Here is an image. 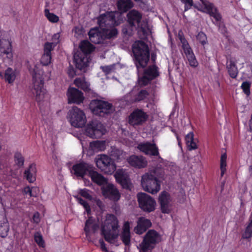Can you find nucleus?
<instances>
[{
  "label": "nucleus",
  "instance_id": "f257e3e1",
  "mask_svg": "<svg viewBox=\"0 0 252 252\" xmlns=\"http://www.w3.org/2000/svg\"><path fill=\"white\" fill-rule=\"evenodd\" d=\"M164 176L163 170L156 168L142 176L141 185L144 190L153 194L157 193L160 189L161 181Z\"/></svg>",
  "mask_w": 252,
  "mask_h": 252
},
{
  "label": "nucleus",
  "instance_id": "f03ea898",
  "mask_svg": "<svg viewBox=\"0 0 252 252\" xmlns=\"http://www.w3.org/2000/svg\"><path fill=\"white\" fill-rule=\"evenodd\" d=\"M132 49L137 70L145 68L150 59L149 49L147 44L142 41H136L133 44Z\"/></svg>",
  "mask_w": 252,
  "mask_h": 252
},
{
  "label": "nucleus",
  "instance_id": "7ed1b4c3",
  "mask_svg": "<svg viewBox=\"0 0 252 252\" xmlns=\"http://www.w3.org/2000/svg\"><path fill=\"white\" fill-rule=\"evenodd\" d=\"M117 28L107 29L95 27L90 29L88 32L90 40L95 44H104L106 40L114 39L117 37Z\"/></svg>",
  "mask_w": 252,
  "mask_h": 252
},
{
  "label": "nucleus",
  "instance_id": "20e7f679",
  "mask_svg": "<svg viewBox=\"0 0 252 252\" xmlns=\"http://www.w3.org/2000/svg\"><path fill=\"white\" fill-rule=\"evenodd\" d=\"M118 228L117 218L113 214L107 215L101 227V234L105 241L109 243L114 241L118 237Z\"/></svg>",
  "mask_w": 252,
  "mask_h": 252
},
{
  "label": "nucleus",
  "instance_id": "39448f33",
  "mask_svg": "<svg viewBox=\"0 0 252 252\" xmlns=\"http://www.w3.org/2000/svg\"><path fill=\"white\" fill-rule=\"evenodd\" d=\"M97 24L100 28L112 29L120 25L123 21L122 14L118 11H106L97 18Z\"/></svg>",
  "mask_w": 252,
  "mask_h": 252
},
{
  "label": "nucleus",
  "instance_id": "423d86ee",
  "mask_svg": "<svg viewBox=\"0 0 252 252\" xmlns=\"http://www.w3.org/2000/svg\"><path fill=\"white\" fill-rule=\"evenodd\" d=\"M44 80L42 76L34 70L32 74L33 86L31 92L35 97V100L39 102L43 100L46 94V90L44 87Z\"/></svg>",
  "mask_w": 252,
  "mask_h": 252
},
{
  "label": "nucleus",
  "instance_id": "0eeeda50",
  "mask_svg": "<svg viewBox=\"0 0 252 252\" xmlns=\"http://www.w3.org/2000/svg\"><path fill=\"white\" fill-rule=\"evenodd\" d=\"M67 118L71 125L75 127H82L86 123L84 112L76 106L72 107L67 113Z\"/></svg>",
  "mask_w": 252,
  "mask_h": 252
},
{
  "label": "nucleus",
  "instance_id": "6e6552de",
  "mask_svg": "<svg viewBox=\"0 0 252 252\" xmlns=\"http://www.w3.org/2000/svg\"><path fill=\"white\" fill-rule=\"evenodd\" d=\"M160 235L155 230H149L145 235L140 245L143 252H151L160 241Z\"/></svg>",
  "mask_w": 252,
  "mask_h": 252
},
{
  "label": "nucleus",
  "instance_id": "1a4fd4ad",
  "mask_svg": "<svg viewBox=\"0 0 252 252\" xmlns=\"http://www.w3.org/2000/svg\"><path fill=\"white\" fill-rule=\"evenodd\" d=\"M139 206L145 212L150 213L155 211L156 202L154 198L144 192L137 194Z\"/></svg>",
  "mask_w": 252,
  "mask_h": 252
},
{
  "label": "nucleus",
  "instance_id": "9d476101",
  "mask_svg": "<svg viewBox=\"0 0 252 252\" xmlns=\"http://www.w3.org/2000/svg\"><path fill=\"white\" fill-rule=\"evenodd\" d=\"M159 75L158 67L150 65L144 70L143 75L138 78V82L141 86H146Z\"/></svg>",
  "mask_w": 252,
  "mask_h": 252
},
{
  "label": "nucleus",
  "instance_id": "9b49d317",
  "mask_svg": "<svg viewBox=\"0 0 252 252\" xmlns=\"http://www.w3.org/2000/svg\"><path fill=\"white\" fill-rule=\"evenodd\" d=\"M85 132L91 138H100L106 132L105 127L97 121H92L87 125Z\"/></svg>",
  "mask_w": 252,
  "mask_h": 252
},
{
  "label": "nucleus",
  "instance_id": "f8f14e48",
  "mask_svg": "<svg viewBox=\"0 0 252 252\" xmlns=\"http://www.w3.org/2000/svg\"><path fill=\"white\" fill-rule=\"evenodd\" d=\"M0 56L7 63L12 61V42L7 36L0 38Z\"/></svg>",
  "mask_w": 252,
  "mask_h": 252
},
{
  "label": "nucleus",
  "instance_id": "ddd939ff",
  "mask_svg": "<svg viewBox=\"0 0 252 252\" xmlns=\"http://www.w3.org/2000/svg\"><path fill=\"white\" fill-rule=\"evenodd\" d=\"M97 167L107 174H111L116 169V164L113 160L105 155H102L96 161Z\"/></svg>",
  "mask_w": 252,
  "mask_h": 252
},
{
  "label": "nucleus",
  "instance_id": "4468645a",
  "mask_svg": "<svg viewBox=\"0 0 252 252\" xmlns=\"http://www.w3.org/2000/svg\"><path fill=\"white\" fill-rule=\"evenodd\" d=\"M149 118V115L143 109H135L128 116V122L130 125L135 126L143 125Z\"/></svg>",
  "mask_w": 252,
  "mask_h": 252
},
{
  "label": "nucleus",
  "instance_id": "2eb2a0df",
  "mask_svg": "<svg viewBox=\"0 0 252 252\" xmlns=\"http://www.w3.org/2000/svg\"><path fill=\"white\" fill-rule=\"evenodd\" d=\"M172 197L168 192L163 190L159 194L158 202L160 205L161 212L163 214H169L171 212Z\"/></svg>",
  "mask_w": 252,
  "mask_h": 252
},
{
  "label": "nucleus",
  "instance_id": "dca6fc26",
  "mask_svg": "<svg viewBox=\"0 0 252 252\" xmlns=\"http://www.w3.org/2000/svg\"><path fill=\"white\" fill-rule=\"evenodd\" d=\"M93 166L92 164L82 161L74 164L71 172L76 177L83 178L87 174L89 175Z\"/></svg>",
  "mask_w": 252,
  "mask_h": 252
},
{
  "label": "nucleus",
  "instance_id": "f3484780",
  "mask_svg": "<svg viewBox=\"0 0 252 252\" xmlns=\"http://www.w3.org/2000/svg\"><path fill=\"white\" fill-rule=\"evenodd\" d=\"M114 177L116 182L119 184L121 187L127 190H130L131 187V183L128 174L123 169L117 170Z\"/></svg>",
  "mask_w": 252,
  "mask_h": 252
},
{
  "label": "nucleus",
  "instance_id": "a211bd4d",
  "mask_svg": "<svg viewBox=\"0 0 252 252\" xmlns=\"http://www.w3.org/2000/svg\"><path fill=\"white\" fill-rule=\"evenodd\" d=\"M101 190L103 195L110 200L118 201L121 197L118 189L112 184H108L105 187H102Z\"/></svg>",
  "mask_w": 252,
  "mask_h": 252
},
{
  "label": "nucleus",
  "instance_id": "6ab92c4d",
  "mask_svg": "<svg viewBox=\"0 0 252 252\" xmlns=\"http://www.w3.org/2000/svg\"><path fill=\"white\" fill-rule=\"evenodd\" d=\"M202 4L204 6L203 9L197 8L195 5L194 7L197 8L200 11L208 14L210 16L213 17L217 21H219L221 20V15L219 13L217 8L215 6L213 3L207 0L204 2Z\"/></svg>",
  "mask_w": 252,
  "mask_h": 252
},
{
  "label": "nucleus",
  "instance_id": "aec40b11",
  "mask_svg": "<svg viewBox=\"0 0 252 252\" xmlns=\"http://www.w3.org/2000/svg\"><path fill=\"white\" fill-rule=\"evenodd\" d=\"M137 149L147 155H159L158 147L155 143H151L150 142H141L138 144Z\"/></svg>",
  "mask_w": 252,
  "mask_h": 252
},
{
  "label": "nucleus",
  "instance_id": "412c9836",
  "mask_svg": "<svg viewBox=\"0 0 252 252\" xmlns=\"http://www.w3.org/2000/svg\"><path fill=\"white\" fill-rule=\"evenodd\" d=\"M68 103H76L79 104L82 103L84 99L83 93L78 89L69 87L67 92Z\"/></svg>",
  "mask_w": 252,
  "mask_h": 252
},
{
  "label": "nucleus",
  "instance_id": "4be33fe9",
  "mask_svg": "<svg viewBox=\"0 0 252 252\" xmlns=\"http://www.w3.org/2000/svg\"><path fill=\"white\" fill-rule=\"evenodd\" d=\"M127 161L129 165L135 168L141 169L146 167L147 161L145 158L142 156H130Z\"/></svg>",
  "mask_w": 252,
  "mask_h": 252
},
{
  "label": "nucleus",
  "instance_id": "5701e85b",
  "mask_svg": "<svg viewBox=\"0 0 252 252\" xmlns=\"http://www.w3.org/2000/svg\"><path fill=\"white\" fill-rule=\"evenodd\" d=\"M73 59L76 68L80 70L83 69L88 65V59L87 55L85 54L80 52L76 53Z\"/></svg>",
  "mask_w": 252,
  "mask_h": 252
},
{
  "label": "nucleus",
  "instance_id": "b1692460",
  "mask_svg": "<svg viewBox=\"0 0 252 252\" xmlns=\"http://www.w3.org/2000/svg\"><path fill=\"white\" fill-rule=\"evenodd\" d=\"M151 225L152 222L150 220L140 217L138 220L137 226L134 227V231L137 234H142Z\"/></svg>",
  "mask_w": 252,
  "mask_h": 252
},
{
  "label": "nucleus",
  "instance_id": "393cba45",
  "mask_svg": "<svg viewBox=\"0 0 252 252\" xmlns=\"http://www.w3.org/2000/svg\"><path fill=\"white\" fill-rule=\"evenodd\" d=\"M127 22L131 27H135L136 24L139 25L142 19V14L137 10L133 9L127 14Z\"/></svg>",
  "mask_w": 252,
  "mask_h": 252
},
{
  "label": "nucleus",
  "instance_id": "a878e982",
  "mask_svg": "<svg viewBox=\"0 0 252 252\" xmlns=\"http://www.w3.org/2000/svg\"><path fill=\"white\" fill-rule=\"evenodd\" d=\"M37 169L35 163L30 164L24 171L23 176L29 183H32L36 180Z\"/></svg>",
  "mask_w": 252,
  "mask_h": 252
},
{
  "label": "nucleus",
  "instance_id": "bb28decb",
  "mask_svg": "<svg viewBox=\"0 0 252 252\" xmlns=\"http://www.w3.org/2000/svg\"><path fill=\"white\" fill-rule=\"evenodd\" d=\"M130 223L125 221L122 227V231L120 235L121 239L126 246H129L130 243L131 234L130 231Z\"/></svg>",
  "mask_w": 252,
  "mask_h": 252
},
{
  "label": "nucleus",
  "instance_id": "cd10ccee",
  "mask_svg": "<svg viewBox=\"0 0 252 252\" xmlns=\"http://www.w3.org/2000/svg\"><path fill=\"white\" fill-rule=\"evenodd\" d=\"M94 169L95 168L93 166L89 175L92 181L99 186L107 184L108 182L107 179L101 174L95 171Z\"/></svg>",
  "mask_w": 252,
  "mask_h": 252
},
{
  "label": "nucleus",
  "instance_id": "c85d7f7f",
  "mask_svg": "<svg viewBox=\"0 0 252 252\" xmlns=\"http://www.w3.org/2000/svg\"><path fill=\"white\" fill-rule=\"evenodd\" d=\"M237 62L233 58L227 60L226 69L229 76L232 79H236L239 71L237 66Z\"/></svg>",
  "mask_w": 252,
  "mask_h": 252
},
{
  "label": "nucleus",
  "instance_id": "c756f323",
  "mask_svg": "<svg viewBox=\"0 0 252 252\" xmlns=\"http://www.w3.org/2000/svg\"><path fill=\"white\" fill-rule=\"evenodd\" d=\"M116 5L118 12L121 14L126 12L133 6L131 0H118Z\"/></svg>",
  "mask_w": 252,
  "mask_h": 252
},
{
  "label": "nucleus",
  "instance_id": "7c9ffc66",
  "mask_svg": "<svg viewBox=\"0 0 252 252\" xmlns=\"http://www.w3.org/2000/svg\"><path fill=\"white\" fill-rule=\"evenodd\" d=\"M101 104L102 106H101V112L99 113V116L104 117L114 112L115 109L112 103L101 100Z\"/></svg>",
  "mask_w": 252,
  "mask_h": 252
},
{
  "label": "nucleus",
  "instance_id": "2f4dec72",
  "mask_svg": "<svg viewBox=\"0 0 252 252\" xmlns=\"http://www.w3.org/2000/svg\"><path fill=\"white\" fill-rule=\"evenodd\" d=\"M9 230V223L6 218L3 215H0V237H6Z\"/></svg>",
  "mask_w": 252,
  "mask_h": 252
},
{
  "label": "nucleus",
  "instance_id": "473e14b6",
  "mask_svg": "<svg viewBox=\"0 0 252 252\" xmlns=\"http://www.w3.org/2000/svg\"><path fill=\"white\" fill-rule=\"evenodd\" d=\"M74 84L85 93H90L91 91L90 84L86 80L85 77L76 78L74 81Z\"/></svg>",
  "mask_w": 252,
  "mask_h": 252
},
{
  "label": "nucleus",
  "instance_id": "72a5a7b5",
  "mask_svg": "<svg viewBox=\"0 0 252 252\" xmlns=\"http://www.w3.org/2000/svg\"><path fill=\"white\" fill-rule=\"evenodd\" d=\"M79 48L81 52V53L85 54L88 55L93 52L95 48L93 45L90 43L88 40H83L81 42Z\"/></svg>",
  "mask_w": 252,
  "mask_h": 252
},
{
  "label": "nucleus",
  "instance_id": "f704fd0d",
  "mask_svg": "<svg viewBox=\"0 0 252 252\" xmlns=\"http://www.w3.org/2000/svg\"><path fill=\"white\" fill-rule=\"evenodd\" d=\"M149 93L146 90H141L135 94H132L131 101L132 102H138L146 99Z\"/></svg>",
  "mask_w": 252,
  "mask_h": 252
},
{
  "label": "nucleus",
  "instance_id": "c9c22d12",
  "mask_svg": "<svg viewBox=\"0 0 252 252\" xmlns=\"http://www.w3.org/2000/svg\"><path fill=\"white\" fill-rule=\"evenodd\" d=\"M94 222V220L91 217L89 218L86 221L84 231L87 237L90 235L91 231L94 232L98 227L97 225Z\"/></svg>",
  "mask_w": 252,
  "mask_h": 252
},
{
  "label": "nucleus",
  "instance_id": "e433bc0d",
  "mask_svg": "<svg viewBox=\"0 0 252 252\" xmlns=\"http://www.w3.org/2000/svg\"><path fill=\"white\" fill-rule=\"evenodd\" d=\"M101 101V100L97 99H93L91 101L89 107L94 115L99 116V113L101 112V106H102Z\"/></svg>",
  "mask_w": 252,
  "mask_h": 252
},
{
  "label": "nucleus",
  "instance_id": "4c0bfd02",
  "mask_svg": "<svg viewBox=\"0 0 252 252\" xmlns=\"http://www.w3.org/2000/svg\"><path fill=\"white\" fill-rule=\"evenodd\" d=\"M16 77L15 71L11 68L8 67L5 71L3 78H4L5 82L9 84H12L14 82Z\"/></svg>",
  "mask_w": 252,
  "mask_h": 252
},
{
  "label": "nucleus",
  "instance_id": "58836bf2",
  "mask_svg": "<svg viewBox=\"0 0 252 252\" xmlns=\"http://www.w3.org/2000/svg\"><path fill=\"white\" fill-rule=\"evenodd\" d=\"M149 28L147 23L141 24L138 25V34L141 38H147L148 35Z\"/></svg>",
  "mask_w": 252,
  "mask_h": 252
},
{
  "label": "nucleus",
  "instance_id": "ea45409f",
  "mask_svg": "<svg viewBox=\"0 0 252 252\" xmlns=\"http://www.w3.org/2000/svg\"><path fill=\"white\" fill-rule=\"evenodd\" d=\"M15 164L19 168L23 167L25 162V158L20 152H16L14 155Z\"/></svg>",
  "mask_w": 252,
  "mask_h": 252
},
{
  "label": "nucleus",
  "instance_id": "a19ab883",
  "mask_svg": "<svg viewBox=\"0 0 252 252\" xmlns=\"http://www.w3.org/2000/svg\"><path fill=\"white\" fill-rule=\"evenodd\" d=\"M90 146L93 150L99 151H104L106 148L105 142L104 141L92 142L90 143Z\"/></svg>",
  "mask_w": 252,
  "mask_h": 252
},
{
  "label": "nucleus",
  "instance_id": "79ce46f5",
  "mask_svg": "<svg viewBox=\"0 0 252 252\" xmlns=\"http://www.w3.org/2000/svg\"><path fill=\"white\" fill-rule=\"evenodd\" d=\"M226 159H227V155L225 153L222 154L221 155L220 160V176L221 177H223L225 172H226Z\"/></svg>",
  "mask_w": 252,
  "mask_h": 252
},
{
  "label": "nucleus",
  "instance_id": "37998d69",
  "mask_svg": "<svg viewBox=\"0 0 252 252\" xmlns=\"http://www.w3.org/2000/svg\"><path fill=\"white\" fill-rule=\"evenodd\" d=\"M44 14L49 22L53 23H56L59 21V17L53 13L50 12L48 9L44 10Z\"/></svg>",
  "mask_w": 252,
  "mask_h": 252
},
{
  "label": "nucleus",
  "instance_id": "c03bdc74",
  "mask_svg": "<svg viewBox=\"0 0 252 252\" xmlns=\"http://www.w3.org/2000/svg\"><path fill=\"white\" fill-rule=\"evenodd\" d=\"M252 237V219L250 220V222L246 227L244 232L242 234V238L244 239H251Z\"/></svg>",
  "mask_w": 252,
  "mask_h": 252
},
{
  "label": "nucleus",
  "instance_id": "a18cd8bd",
  "mask_svg": "<svg viewBox=\"0 0 252 252\" xmlns=\"http://www.w3.org/2000/svg\"><path fill=\"white\" fill-rule=\"evenodd\" d=\"M75 198L77 199L78 203L83 206L87 213L88 215L90 214L91 213V209L88 203L81 197L75 196Z\"/></svg>",
  "mask_w": 252,
  "mask_h": 252
},
{
  "label": "nucleus",
  "instance_id": "49530a36",
  "mask_svg": "<svg viewBox=\"0 0 252 252\" xmlns=\"http://www.w3.org/2000/svg\"><path fill=\"white\" fill-rule=\"evenodd\" d=\"M186 59L188 60L189 64L192 67H196L198 65V63L196 59L194 53L191 55L186 57Z\"/></svg>",
  "mask_w": 252,
  "mask_h": 252
},
{
  "label": "nucleus",
  "instance_id": "de8ad7c7",
  "mask_svg": "<svg viewBox=\"0 0 252 252\" xmlns=\"http://www.w3.org/2000/svg\"><path fill=\"white\" fill-rule=\"evenodd\" d=\"M186 59L188 60L189 64L192 67H196L198 65V63L196 59L194 53L191 55L186 57Z\"/></svg>",
  "mask_w": 252,
  "mask_h": 252
},
{
  "label": "nucleus",
  "instance_id": "09e8293b",
  "mask_svg": "<svg viewBox=\"0 0 252 252\" xmlns=\"http://www.w3.org/2000/svg\"><path fill=\"white\" fill-rule=\"evenodd\" d=\"M251 83L248 81L243 82L241 86V88L244 93L247 96H249L251 94L250 88Z\"/></svg>",
  "mask_w": 252,
  "mask_h": 252
},
{
  "label": "nucleus",
  "instance_id": "8fccbe9b",
  "mask_svg": "<svg viewBox=\"0 0 252 252\" xmlns=\"http://www.w3.org/2000/svg\"><path fill=\"white\" fill-rule=\"evenodd\" d=\"M51 59V55L44 53L40 60L41 63L45 66L48 65L50 63Z\"/></svg>",
  "mask_w": 252,
  "mask_h": 252
},
{
  "label": "nucleus",
  "instance_id": "3c124183",
  "mask_svg": "<svg viewBox=\"0 0 252 252\" xmlns=\"http://www.w3.org/2000/svg\"><path fill=\"white\" fill-rule=\"evenodd\" d=\"M55 46L53 43L46 42L44 46V53L51 55V51L53 50Z\"/></svg>",
  "mask_w": 252,
  "mask_h": 252
},
{
  "label": "nucleus",
  "instance_id": "603ef678",
  "mask_svg": "<svg viewBox=\"0 0 252 252\" xmlns=\"http://www.w3.org/2000/svg\"><path fill=\"white\" fill-rule=\"evenodd\" d=\"M132 28L129 25H125L123 27L122 32L124 36H130L132 34Z\"/></svg>",
  "mask_w": 252,
  "mask_h": 252
},
{
  "label": "nucleus",
  "instance_id": "864d4df0",
  "mask_svg": "<svg viewBox=\"0 0 252 252\" xmlns=\"http://www.w3.org/2000/svg\"><path fill=\"white\" fill-rule=\"evenodd\" d=\"M79 194L82 197L90 201L93 200L92 196L90 194V190L86 189H81L79 191Z\"/></svg>",
  "mask_w": 252,
  "mask_h": 252
},
{
  "label": "nucleus",
  "instance_id": "5fc2aeb1",
  "mask_svg": "<svg viewBox=\"0 0 252 252\" xmlns=\"http://www.w3.org/2000/svg\"><path fill=\"white\" fill-rule=\"evenodd\" d=\"M182 48L186 57L194 53L189 43L184 45H182Z\"/></svg>",
  "mask_w": 252,
  "mask_h": 252
},
{
  "label": "nucleus",
  "instance_id": "6e6d98bb",
  "mask_svg": "<svg viewBox=\"0 0 252 252\" xmlns=\"http://www.w3.org/2000/svg\"><path fill=\"white\" fill-rule=\"evenodd\" d=\"M196 39L202 45L206 43L207 36L203 32H199L196 36Z\"/></svg>",
  "mask_w": 252,
  "mask_h": 252
},
{
  "label": "nucleus",
  "instance_id": "4d7b16f0",
  "mask_svg": "<svg viewBox=\"0 0 252 252\" xmlns=\"http://www.w3.org/2000/svg\"><path fill=\"white\" fill-rule=\"evenodd\" d=\"M34 241L39 247L41 248H44L45 247V242L41 235H35Z\"/></svg>",
  "mask_w": 252,
  "mask_h": 252
},
{
  "label": "nucleus",
  "instance_id": "13d9d810",
  "mask_svg": "<svg viewBox=\"0 0 252 252\" xmlns=\"http://www.w3.org/2000/svg\"><path fill=\"white\" fill-rule=\"evenodd\" d=\"M213 22L214 24L216 25L218 27L219 30L221 33H224L226 32V28L224 25V24L223 22L221 21V20L219 21H217L216 20L215 22Z\"/></svg>",
  "mask_w": 252,
  "mask_h": 252
},
{
  "label": "nucleus",
  "instance_id": "bf43d9fd",
  "mask_svg": "<svg viewBox=\"0 0 252 252\" xmlns=\"http://www.w3.org/2000/svg\"><path fill=\"white\" fill-rule=\"evenodd\" d=\"M115 66L114 65H105V66H101L100 68L102 70L103 72H104L106 74H110L112 71L114 69Z\"/></svg>",
  "mask_w": 252,
  "mask_h": 252
},
{
  "label": "nucleus",
  "instance_id": "052dcab7",
  "mask_svg": "<svg viewBox=\"0 0 252 252\" xmlns=\"http://www.w3.org/2000/svg\"><path fill=\"white\" fill-rule=\"evenodd\" d=\"M177 36L178 39L180 40L181 43H182V45H184L185 44L189 43L188 41L186 39L184 35V33L182 31H179Z\"/></svg>",
  "mask_w": 252,
  "mask_h": 252
},
{
  "label": "nucleus",
  "instance_id": "680f3d73",
  "mask_svg": "<svg viewBox=\"0 0 252 252\" xmlns=\"http://www.w3.org/2000/svg\"><path fill=\"white\" fill-rule=\"evenodd\" d=\"M40 221V214L38 212H35L32 217V222L38 224Z\"/></svg>",
  "mask_w": 252,
  "mask_h": 252
},
{
  "label": "nucleus",
  "instance_id": "e2e57ef3",
  "mask_svg": "<svg viewBox=\"0 0 252 252\" xmlns=\"http://www.w3.org/2000/svg\"><path fill=\"white\" fill-rule=\"evenodd\" d=\"M194 139V134L193 132H189L185 136V141L187 145Z\"/></svg>",
  "mask_w": 252,
  "mask_h": 252
},
{
  "label": "nucleus",
  "instance_id": "0e129e2a",
  "mask_svg": "<svg viewBox=\"0 0 252 252\" xmlns=\"http://www.w3.org/2000/svg\"><path fill=\"white\" fill-rule=\"evenodd\" d=\"M187 146L189 151H191L197 149V146L196 142L194 141V139L193 140L190 142H189V143H188V144H187Z\"/></svg>",
  "mask_w": 252,
  "mask_h": 252
},
{
  "label": "nucleus",
  "instance_id": "69168bd1",
  "mask_svg": "<svg viewBox=\"0 0 252 252\" xmlns=\"http://www.w3.org/2000/svg\"><path fill=\"white\" fill-rule=\"evenodd\" d=\"M184 3L185 4V11H188L193 5V0L189 1L188 2H184Z\"/></svg>",
  "mask_w": 252,
  "mask_h": 252
},
{
  "label": "nucleus",
  "instance_id": "338daca9",
  "mask_svg": "<svg viewBox=\"0 0 252 252\" xmlns=\"http://www.w3.org/2000/svg\"><path fill=\"white\" fill-rule=\"evenodd\" d=\"M60 37V35L59 33H55L53 35L52 37V40L54 41L55 44L56 45L57 43L59 42V39Z\"/></svg>",
  "mask_w": 252,
  "mask_h": 252
},
{
  "label": "nucleus",
  "instance_id": "774afa93",
  "mask_svg": "<svg viewBox=\"0 0 252 252\" xmlns=\"http://www.w3.org/2000/svg\"><path fill=\"white\" fill-rule=\"evenodd\" d=\"M99 244L100 245V248H101L102 251H104V252H107V248L105 246V244L104 242L103 241V240L102 239H100L99 241Z\"/></svg>",
  "mask_w": 252,
  "mask_h": 252
}]
</instances>
